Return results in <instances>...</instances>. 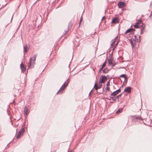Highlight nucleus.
<instances>
[{
	"label": "nucleus",
	"instance_id": "f257e3e1",
	"mask_svg": "<svg viewBox=\"0 0 152 152\" xmlns=\"http://www.w3.org/2000/svg\"><path fill=\"white\" fill-rule=\"evenodd\" d=\"M37 56V54H35L33 56L32 58H30L28 65V68H32L33 67L34 65L35 64V61Z\"/></svg>",
	"mask_w": 152,
	"mask_h": 152
},
{
	"label": "nucleus",
	"instance_id": "f03ea898",
	"mask_svg": "<svg viewBox=\"0 0 152 152\" xmlns=\"http://www.w3.org/2000/svg\"><path fill=\"white\" fill-rule=\"evenodd\" d=\"M69 82V78L65 82L63 85L61 87V88L60 89L58 90V91L57 92V94H58L59 93H61L66 87L68 86V83Z\"/></svg>",
	"mask_w": 152,
	"mask_h": 152
},
{
	"label": "nucleus",
	"instance_id": "7ed1b4c3",
	"mask_svg": "<svg viewBox=\"0 0 152 152\" xmlns=\"http://www.w3.org/2000/svg\"><path fill=\"white\" fill-rule=\"evenodd\" d=\"M25 131V129L24 128H22L20 129L18 132V134L16 136V138L18 139L20 137L23 135Z\"/></svg>",
	"mask_w": 152,
	"mask_h": 152
},
{
	"label": "nucleus",
	"instance_id": "20e7f679",
	"mask_svg": "<svg viewBox=\"0 0 152 152\" xmlns=\"http://www.w3.org/2000/svg\"><path fill=\"white\" fill-rule=\"evenodd\" d=\"M107 77L105 75H102L99 80L100 83H103L107 80Z\"/></svg>",
	"mask_w": 152,
	"mask_h": 152
},
{
	"label": "nucleus",
	"instance_id": "39448f33",
	"mask_svg": "<svg viewBox=\"0 0 152 152\" xmlns=\"http://www.w3.org/2000/svg\"><path fill=\"white\" fill-rule=\"evenodd\" d=\"M118 6L119 8H122L125 7L126 4L125 3L123 2H119L118 3Z\"/></svg>",
	"mask_w": 152,
	"mask_h": 152
},
{
	"label": "nucleus",
	"instance_id": "423d86ee",
	"mask_svg": "<svg viewBox=\"0 0 152 152\" xmlns=\"http://www.w3.org/2000/svg\"><path fill=\"white\" fill-rule=\"evenodd\" d=\"M124 91L129 93L131 91V88L129 86L127 87L125 89Z\"/></svg>",
	"mask_w": 152,
	"mask_h": 152
},
{
	"label": "nucleus",
	"instance_id": "0eeeda50",
	"mask_svg": "<svg viewBox=\"0 0 152 152\" xmlns=\"http://www.w3.org/2000/svg\"><path fill=\"white\" fill-rule=\"evenodd\" d=\"M108 62L109 64L112 66H115V62L113 60L111 59L109 60H108Z\"/></svg>",
	"mask_w": 152,
	"mask_h": 152
},
{
	"label": "nucleus",
	"instance_id": "6e6552de",
	"mask_svg": "<svg viewBox=\"0 0 152 152\" xmlns=\"http://www.w3.org/2000/svg\"><path fill=\"white\" fill-rule=\"evenodd\" d=\"M23 48L24 53L27 52V50L29 49V47L27 45H24Z\"/></svg>",
	"mask_w": 152,
	"mask_h": 152
},
{
	"label": "nucleus",
	"instance_id": "1a4fd4ad",
	"mask_svg": "<svg viewBox=\"0 0 152 152\" xmlns=\"http://www.w3.org/2000/svg\"><path fill=\"white\" fill-rule=\"evenodd\" d=\"M28 108L26 106H25L23 110V112L25 115H27L28 114Z\"/></svg>",
	"mask_w": 152,
	"mask_h": 152
},
{
	"label": "nucleus",
	"instance_id": "9d476101",
	"mask_svg": "<svg viewBox=\"0 0 152 152\" xmlns=\"http://www.w3.org/2000/svg\"><path fill=\"white\" fill-rule=\"evenodd\" d=\"M135 31V29L132 28H131L128 29L125 32V34H126L127 33L130 32L132 31Z\"/></svg>",
	"mask_w": 152,
	"mask_h": 152
},
{
	"label": "nucleus",
	"instance_id": "9b49d317",
	"mask_svg": "<svg viewBox=\"0 0 152 152\" xmlns=\"http://www.w3.org/2000/svg\"><path fill=\"white\" fill-rule=\"evenodd\" d=\"M21 69L22 71H24L26 70V68L25 67L24 65L23 64V63H21L20 65Z\"/></svg>",
	"mask_w": 152,
	"mask_h": 152
},
{
	"label": "nucleus",
	"instance_id": "f8f14e48",
	"mask_svg": "<svg viewBox=\"0 0 152 152\" xmlns=\"http://www.w3.org/2000/svg\"><path fill=\"white\" fill-rule=\"evenodd\" d=\"M112 21L113 23H118V18H114L113 19Z\"/></svg>",
	"mask_w": 152,
	"mask_h": 152
},
{
	"label": "nucleus",
	"instance_id": "ddd939ff",
	"mask_svg": "<svg viewBox=\"0 0 152 152\" xmlns=\"http://www.w3.org/2000/svg\"><path fill=\"white\" fill-rule=\"evenodd\" d=\"M134 37L135 38V41L136 42H140V36H139V37H138L139 39H138L137 38V37L136 35H134Z\"/></svg>",
	"mask_w": 152,
	"mask_h": 152
},
{
	"label": "nucleus",
	"instance_id": "4468645a",
	"mask_svg": "<svg viewBox=\"0 0 152 152\" xmlns=\"http://www.w3.org/2000/svg\"><path fill=\"white\" fill-rule=\"evenodd\" d=\"M94 87L95 88V89L96 90H97L98 89L100 88V87L98 86L96 83H95L94 85Z\"/></svg>",
	"mask_w": 152,
	"mask_h": 152
},
{
	"label": "nucleus",
	"instance_id": "2eb2a0df",
	"mask_svg": "<svg viewBox=\"0 0 152 152\" xmlns=\"http://www.w3.org/2000/svg\"><path fill=\"white\" fill-rule=\"evenodd\" d=\"M140 28L141 29H143L144 28L145 25L144 24L142 23L141 25L140 24Z\"/></svg>",
	"mask_w": 152,
	"mask_h": 152
},
{
	"label": "nucleus",
	"instance_id": "dca6fc26",
	"mask_svg": "<svg viewBox=\"0 0 152 152\" xmlns=\"http://www.w3.org/2000/svg\"><path fill=\"white\" fill-rule=\"evenodd\" d=\"M109 69L108 68H105L103 70V72L104 73H107L109 71Z\"/></svg>",
	"mask_w": 152,
	"mask_h": 152
},
{
	"label": "nucleus",
	"instance_id": "f3484780",
	"mask_svg": "<svg viewBox=\"0 0 152 152\" xmlns=\"http://www.w3.org/2000/svg\"><path fill=\"white\" fill-rule=\"evenodd\" d=\"M118 94V93H117V92H116V91H115L111 94V96H115L116 95H117Z\"/></svg>",
	"mask_w": 152,
	"mask_h": 152
},
{
	"label": "nucleus",
	"instance_id": "a211bd4d",
	"mask_svg": "<svg viewBox=\"0 0 152 152\" xmlns=\"http://www.w3.org/2000/svg\"><path fill=\"white\" fill-rule=\"evenodd\" d=\"M142 20L140 19L138 21V22L136 23L137 24L140 25L141 24H142Z\"/></svg>",
	"mask_w": 152,
	"mask_h": 152
},
{
	"label": "nucleus",
	"instance_id": "6ab92c4d",
	"mask_svg": "<svg viewBox=\"0 0 152 152\" xmlns=\"http://www.w3.org/2000/svg\"><path fill=\"white\" fill-rule=\"evenodd\" d=\"M123 109L122 108L121 109H119L116 112V114H118L120 112H121V111H122Z\"/></svg>",
	"mask_w": 152,
	"mask_h": 152
},
{
	"label": "nucleus",
	"instance_id": "aec40b11",
	"mask_svg": "<svg viewBox=\"0 0 152 152\" xmlns=\"http://www.w3.org/2000/svg\"><path fill=\"white\" fill-rule=\"evenodd\" d=\"M116 41L115 39H114L112 40V43L111 44V46L113 45L115 43Z\"/></svg>",
	"mask_w": 152,
	"mask_h": 152
},
{
	"label": "nucleus",
	"instance_id": "412c9836",
	"mask_svg": "<svg viewBox=\"0 0 152 152\" xmlns=\"http://www.w3.org/2000/svg\"><path fill=\"white\" fill-rule=\"evenodd\" d=\"M134 26L135 28H140V25L138 24H137L136 23L134 25Z\"/></svg>",
	"mask_w": 152,
	"mask_h": 152
},
{
	"label": "nucleus",
	"instance_id": "4be33fe9",
	"mask_svg": "<svg viewBox=\"0 0 152 152\" xmlns=\"http://www.w3.org/2000/svg\"><path fill=\"white\" fill-rule=\"evenodd\" d=\"M130 43L132 47L134 46V44L133 43L132 40H129Z\"/></svg>",
	"mask_w": 152,
	"mask_h": 152
},
{
	"label": "nucleus",
	"instance_id": "5701e85b",
	"mask_svg": "<svg viewBox=\"0 0 152 152\" xmlns=\"http://www.w3.org/2000/svg\"><path fill=\"white\" fill-rule=\"evenodd\" d=\"M120 77H123L124 78H126V77L125 75V74H123L120 76Z\"/></svg>",
	"mask_w": 152,
	"mask_h": 152
},
{
	"label": "nucleus",
	"instance_id": "b1692460",
	"mask_svg": "<svg viewBox=\"0 0 152 152\" xmlns=\"http://www.w3.org/2000/svg\"><path fill=\"white\" fill-rule=\"evenodd\" d=\"M110 99H112L113 101H115L117 99L116 97H110Z\"/></svg>",
	"mask_w": 152,
	"mask_h": 152
},
{
	"label": "nucleus",
	"instance_id": "393cba45",
	"mask_svg": "<svg viewBox=\"0 0 152 152\" xmlns=\"http://www.w3.org/2000/svg\"><path fill=\"white\" fill-rule=\"evenodd\" d=\"M106 64V61H105L104 63L102 65V68H103L105 66Z\"/></svg>",
	"mask_w": 152,
	"mask_h": 152
},
{
	"label": "nucleus",
	"instance_id": "a878e982",
	"mask_svg": "<svg viewBox=\"0 0 152 152\" xmlns=\"http://www.w3.org/2000/svg\"><path fill=\"white\" fill-rule=\"evenodd\" d=\"M124 83H126L127 82V77H126V78H124Z\"/></svg>",
	"mask_w": 152,
	"mask_h": 152
},
{
	"label": "nucleus",
	"instance_id": "bb28decb",
	"mask_svg": "<svg viewBox=\"0 0 152 152\" xmlns=\"http://www.w3.org/2000/svg\"><path fill=\"white\" fill-rule=\"evenodd\" d=\"M134 117L136 119H140L141 118H140V116H134Z\"/></svg>",
	"mask_w": 152,
	"mask_h": 152
},
{
	"label": "nucleus",
	"instance_id": "cd10ccee",
	"mask_svg": "<svg viewBox=\"0 0 152 152\" xmlns=\"http://www.w3.org/2000/svg\"><path fill=\"white\" fill-rule=\"evenodd\" d=\"M149 17L152 20V11L151 12Z\"/></svg>",
	"mask_w": 152,
	"mask_h": 152
},
{
	"label": "nucleus",
	"instance_id": "c85d7f7f",
	"mask_svg": "<svg viewBox=\"0 0 152 152\" xmlns=\"http://www.w3.org/2000/svg\"><path fill=\"white\" fill-rule=\"evenodd\" d=\"M82 19H83V18H82V17L81 16V18H80V24H79V26H80V24L81 23L82 21Z\"/></svg>",
	"mask_w": 152,
	"mask_h": 152
},
{
	"label": "nucleus",
	"instance_id": "c756f323",
	"mask_svg": "<svg viewBox=\"0 0 152 152\" xmlns=\"http://www.w3.org/2000/svg\"><path fill=\"white\" fill-rule=\"evenodd\" d=\"M121 94H120L119 95H118L116 97V99H118V98L121 96Z\"/></svg>",
	"mask_w": 152,
	"mask_h": 152
},
{
	"label": "nucleus",
	"instance_id": "7c9ffc66",
	"mask_svg": "<svg viewBox=\"0 0 152 152\" xmlns=\"http://www.w3.org/2000/svg\"><path fill=\"white\" fill-rule=\"evenodd\" d=\"M116 92L118 94V93L121 91V90L120 89H118L116 91Z\"/></svg>",
	"mask_w": 152,
	"mask_h": 152
},
{
	"label": "nucleus",
	"instance_id": "2f4dec72",
	"mask_svg": "<svg viewBox=\"0 0 152 152\" xmlns=\"http://www.w3.org/2000/svg\"><path fill=\"white\" fill-rule=\"evenodd\" d=\"M143 29H141L140 34H143Z\"/></svg>",
	"mask_w": 152,
	"mask_h": 152
},
{
	"label": "nucleus",
	"instance_id": "473e14b6",
	"mask_svg": "<svg viewBox=\"0 0 152 152\" xmlns=\"http://www.w3.org/2000/svg\"><path fill=\"white\" fill-rule=\"evenodd\" d=\"M110 82H109V81H108L107 83V84H106V85L107 86H109V85H110Z\"/></svg>",
	"mask_w": 152,
	"mask_h": 152
},
{
	"label": "nucleus",
	"instance_id": "72a5a7b5",
	"mask_svg": "<svg viewBox=\"0 0 152 152\" xmlns=\"http://www.w3.org/2000/svg\"><path fill=\"white\" fill-rule=\"evenodd\" d=\"M106 89L107 90V91H109V90H110V88L109 87H107L106 88Z\"/></svg>",
	"mask_w": 152,
	"mask_h": 152
},
{
	"label": "nucleus",
	"instance_id": "f704fd0d",
	"mask_svg": "<svg viewBox=\"0 0 152 152\" xmlns=\"http://www.w3.org/2000/svg\"><path fill=\"white\" fill-rule=\"evenodd\" d=\"M69 30V28H68V30L66 31H65V33L64 34H66Z\"/></svg>",
	"mask_w": 152,
	"mask_h": 152
},
{
	"label": "nucleus",
	"instance_id": "c9c22d12",
	"mask_svg": "<svg viewBox=\"0 0 152 152\" xmlns=\"http://www.w3.org/2000/svg\"><path fill=\"white\" fill-rule=\"evenodd\" d=\"M105 18L104 16L102 17V20H103Z\"/></svg>",
	"mask_w": 152,
	"mask_h": 152
},
{
	"label": "nucleus",
	"instance_id": "e433bc0d",
	"mask_svg": "<svg viewBox=\"0 0 152 152\" xmlns=\"http://www.w3.org/2000/svg\"><path fill=\"white\" fill-rule=\"evenodd\" d=\"M99 83V84H100V85H99L98 86H99V87H101V86H102V83Z\"/></svg>",
	"mask_w": 152,
	"mask_h": 152
},
{
	"label": "nucleus",
	"instance_id": "4c0bfd02",
	"mask_svg": "<svg viewBox=\"0 0 152 152\" xmlns=\"http://www.w3.org/2000/svg\"><path fill=\"white\" fill-rule=\"evenodd\" d=\"M118 42H117V43L115 44V47L114 48V49L115 47L117 45V44H118Z\"/></svg>",
	"mask_w": 152,
	"mask_h": 152
},
{
	"label": "nucleus",
	"instance_id": "58836bf2",
	"mask_svg": "<svg viewBox=\"0 0 152 152\" xmlns=\"http://www.w3.org/2000/svg\"><path fill=\"white\" fill-rule=\"evenodd\" d=\"M102 69L103 68H102H102L99 69V72H100L102 70Z\"/></svg>",
	"mask_w": 152,
	"mask_h": 152
},
{
	"label": "nucleus",
	"instance_id": "ea45409f",
	"mask_svg": "<svg viewBox=\"0 0 152 152\" xmlns=\"http://www.w3.org/2000/svg\"><path fill=\"white\" fill-rule=\"evenodd\" d=\"M118 36H117L115 38V40L117 39V38H118Z\"/></svg>",
	"mask_w": 152,
	"mask_h": 152
},
{
	"label": "nucleus",
	"instance_id": "a19ab883",
	"mask_svg": "<svg viewBox=\"0 0 152 152\" xmlns=\"http://www.w3.org/2000/svg\"><path fill=\"white\" fill-rule=\"evenodd\" d=\"M91 93H90H90H89V95H91Z\"/></svg>",
	"mask_w": 152,
	"mask_h": 152
},
{
	"label": "nucleus",
	"instance_id": "79ce46f5",
	"mask_svg": "<svg viewBox=\"0 0 152 152\" xmlns=\"http://www.w3.org/2000/svg\"><path fill=\"white\" fill-rule=\"evenodd\" d=\"M92 91V90H91L90 91V93H91V91Z\"/></svg>",
	"mask_w": 152,
	"mask_h": 152
},
{
	"label": "nucleus",
	"instance_id": "37998d69",
	"mask_svg": "<svg viewBox=\"0 0 152 152\" xmlns=\"http://www.w3.org/2000/svg\"><path fill=\"white\" fill-rule=\"evenodd\" d=\"M51 152H55V151H51Z\"/></svg>",
	"mask_w": 152,
	"mask_h": 152
},
{
	"label": "nucleus",
	"instance_id": "c03bdc74",
	"mask_svg": "<svg viewBox=\"0 0 152 152\" xmlns=\"http://www.w3.org/2000/svg\"><path fill=\"white\" fill-rule=\"evenodd\" d=\"M70 24V23H69V25Z\"/></svg>",
	"mask_w": 152,
	"mask_h": 152
},
{
	"label": "nucleus",
	"instance_id": "a18cd8bd",
	"mask_svg": "<svg viewBox=\"0 0 152 152\" xmlns=\"http://www.w3.org/2000/svg\"><path fill=\"white\" fill-rule=\"evenodd\" d=\"M121 86L122 87H123V85H122Z\"/></svg>",
	"mask_w": 152,
	"mask_h": 152
},
{
	"label": "nucleus",
	"instance_id": "49530a36",
	"mask_svg": "<svg viewBox=\"0 0 152 152\" xmlns=\"http://www.w3.org/2000/svg\"><path fill=\"white\" fill-rule=\"evenodd\" d=\"M68 152H69V151H68ZM70 152H72V151H70Z\"/></svg>",
	"mask_w": 152,
	"mask_h": 152
}]
</instances>
